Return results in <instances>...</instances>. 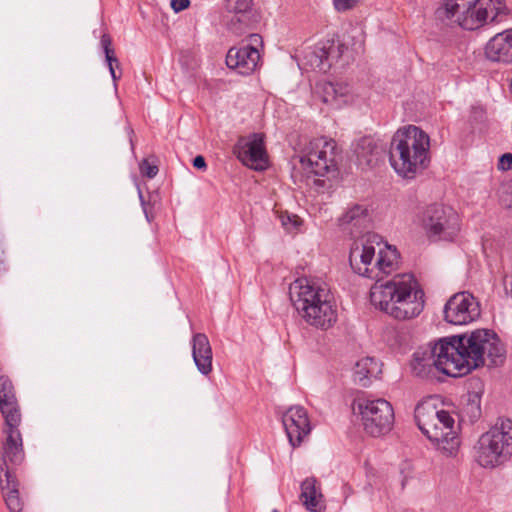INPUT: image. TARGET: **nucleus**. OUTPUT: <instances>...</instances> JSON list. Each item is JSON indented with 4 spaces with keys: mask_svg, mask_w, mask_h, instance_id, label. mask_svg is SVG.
<instances>
[{
    "mask_svg": "<svg viewBox=\"0 0 512 512\" xmlns=\"http://www.w3.org/2000/svg\"><path fill=\"white\" fill-rule=\"evenodd\" d=\"M486 358L491 365L501 364L505 348L494 331L477 329L470 334L442 338L418 348L413 354L411 367L421 378H429L435 371L460 377L483 366Z\"/></svg>",
    "mask_w": 512,
    "mask_h": 512,
    "instance_id": "1",
    "label": "nucleus"
},
{
    "mask_svg": "<svg viewBox=\"0 0 512 512\" xmlns=\"http://www.w3.org/2000/svg\"><path fill=\"white\" fill-rule=\"evenodd\" d=\"M399 254L395 247L385 244L378 250L374 261L376 282L370 290L371 303L397 320L417 317L424 308V292L411 274H399L385 282L380 275H389L399 267Z\"/></svg>",
    "mask_w": 512,
    "mask_h": 512,
    "instance_id": "2",
    "label": "nucleus"
},
{
    "mask_svg": "<svg viewBox=\"0 0 512 512\" xmlns=\"http://www.w3.org/2000/svg\"><path fill=\"white\" fill-rule=\"evenodd\" d=\"M289 296L299 315L309 325L326 330L337 322V305L330 286L325 281L318 278H298L290 284Z\"/></svg>",
    "mask_w": 512,
    "mask_h": 512,
    "instance_id": "3",
    "label": "nucleus"
},
{
    "mask_svg": "<svg viewBox=\"0 0 512 512\" xmlns=\"http://www.w3.org/2000/svg\"><path fill=\"white\" fill-rule=\"evenodd\" d=\"M389 160L399 176L413 179L429 165L430 138L428 134L414 125L398 129L391 141Z\"/></svg>",
    "mask_w": 512,
    "mask_h": 512,
    "instance_id": "4",
    "label": "nucleus"
},
{
    "mask_svg": "<svg viewBox=\"0 0 512 512\" xmlns=\"http://www.w3.org/2000/svg\"><path fill=\"white\" fill-rule=\"evenodd\" d=\"M415 420L421 432L448 456L457 453L460 440L454 429L455 421L449 412L437 410L431 403H420L415 408Z\"/></svg>",
    "mask_w": 512,
    "mask_h": 512,
    "instance_id": "5",
    "label": "nucleus"
},
{
    "mask_svg": "<svg viewBox=\"0 0 512 512\" xmlns=\"http://www.w3.org/2000/svg\"><path fill=\"white\" fill-rule=\"evenodd\" d=\"M512 456V420L499 418L480 435L474 446L475 461L483 468H495Z\"/></svg>",
    "mask_w": 512,
    "mask_h": 512,
    "instance_id": "6",
    "label": "nucleus"
},
{
    "mask_svg": "<svg viewBox=\"0 0 512 512\" xmlns=\"http://www.w3.org/2000/svg\"><path fill=\"white\" fill-rule=\"evenodd\" d=\"M337 145L333 139L318 137L309 140L299 155V167L294 168L293 177L298 171H303L305 176H325L331 170H335Z\"/></svg>",
    "mask_w": 512,
    "mask_h": 512,
    "instance_id": "7",
    "label": "nucleus"
},
{
    "mask_svg": "<svg viewBox=\"0 0 512 512\" xmlns=\"http://www.w3.org/2000/svg\"><path fill=\"white\" fill-rule=\"evenodd\" d=\"M506 11L504 0H477L465 6L446 22L456 24L465 30H475L487 23L501 21Z\"/></svg>",
    "mask_w": 512,
    "mask_h": 512,
    "instance_id": "8",
    "label": "nucleus"
},
{
    "mask_svg": "<svg viewBox=\"0 0 512 512\" xmlns=\"http://www.w3.org/2000/svg\"><path fill=\"white\" fill-rule=\"evenodd\" d=\"M356 405L366 433L378 437L391 430L394 423V411L387 400L361 398Z\"/></svg>",
    "mask_w": 512,
    "mask_h": 512,
    "instance_id": "9",
    "label": "nucleus"
},
{
    "mask_svg": "<svg viewBox=\"0 0 512 512\" xmlns=\"http://www.w3.org/2000/svg\"><path fill=\"white\" fill-rule=\"evenodd\" d=\"M382 237L372 232H365L356 238L351 245L349 262L353 271L360 276L377 278L374 273L376 246H380Z\"/></svg>",
    "mask_w": 512,
    "mask_h": 512,
    "instance_id": "10",
    "label": "nucleus"
},
{
    "mask_svg": "<svg viewBox=\"0 0 512 512\" xmlns=\"http://www.w3.org/2000/svg\"><path fill=\"white\" fill-rule=\"evenodd\" d=\"M444 319L453 325L469 324L480 316V306L476 298L469 292L454 294L446 302L443 309Z\"/></svg>",
    "mask_w": 512,
    "mask_h": 512,
    "instance_id": "11",
    "label": "nucleus"
},
{
    "mask_svg": "<svg viewBox=\"0 0 512 512\" xmlns=\"http://www.w3.org/2000/svg\"><path fill=\"white\" fill-rule=\"evenodd\" d=\"M258 46H262V37L259 34H251L249 43L229 49L226 55L227 66L241 75H250L260 61Z\"/></svg>",
    "mask_w": 512,
    "mask_h": 512,
    "instance_id": "12",
    "label": "nucleus"
},
{
    "mask_svg": "<svg viewBox=\"0 0 512 512\" xmlns=\"http://www.w3.org/2000/svg\"><path fill=\"white\" fill-rule=\"evenodd\" d=\"M21 421L4 422V440L0 444V474L9 469L8 464H20L24 460L22 436L19 430Z\"/></svg>",
    "mask_w": 512,
    "mask_h": 512,
    "instance_id": "13",
    "label": "nucleus"
},
{
    "mask_svg": "<svg viewBox=\"0 0 512 512\" xmlns=\"http://www.w3.org/2000/svg\"><path fill=\"white\" fill-rule=\"evenodd\" d=\"M233 152L245 166L251 169L261 171L267 167V154L263 138L259 134L240 138L235 144Z\"/></svg>",
    "mask_w": 512,
    "mask_h": 512,
    "instance_id": "14",
    "label": "nucleus"
},
{
    "mask_svg": "<svg viewBox=\"0 0 512 512\" xmlns=\"http://www.w3.org/2000/svg\"><path fill=\"white\" fill-rule=\"evenodd\" d=\"M342 54V45L333 39L320 41L314 47L305 51V64L314 70L327 72L334 60H337Z\"/></svg>",
    "mask_w": 512,
    "mask_h": 512,
    "instance_id": "15",
    "label": "nucleus"
},
{
    "mask_svg": "<svg viewBox=\"0 0 512 512\" xmlns=\"http://www.w3.org/2000/svg\"><path fill=\"white\" fill-rule=\"evenodd\" d=\"M282 423L292 447H298L311 432L307 411L302 406L290 407L282 416Z\"/></svg>",
    "mask_w": 512,
    "mask_h": 512,
    "instance_id": "16",
    "label": "nucleus"
},
{
    "mask_svg": "<svg viewBox=\"0 0 512 512\" xmlns=\"http://www.w3.org/2000/svg\"><path fill=\"white\" fill-rule=\"evenodd\" d=\"M0 411L4 422L22 421L14 385L6 375L0 376Z\"/></svg>",
    "mask_w": 512,
    "mask_h": 512,
    "instance_id": "17",
    "label": "nucleus"
},
{
    "mask_svg": "<svg viewBox=\"0 0 512 512\" xmlns=\"http://www.w3.org/2000/svg\"><path fill=\"white\" fill-rule=\"evenodd\" d=\"M485 55L494 62L512 63V29L492 37L486 44Z\"/></svg>",
    "mask_w": 512,
    "mask_h": 512,
    "instance_id": "18",
    "label": "nucleus"
},
{
    "mask_svg": "<svg viewBox=\"0 0 512 512\" xmlns=\"http://www.w3.org/2000/svg\"><path fill=\"white\" fill-rule=\"evenodd\" d=\"M354 99L353 87L346 82H327L322 85L323 102L334 108L353 103Z\"/></svg>",
    "mask_w": 512,
    "mask_h": 512,
    "instance_id": "19",
    "label": "nucleus"
},
{
    "mask_svg": "<svg viewBox=\"0 0 512 512\" xmlns=\"http://www.w3.org/2000/svg\"><path fill=\"white\" fill-rule=\"evenodd\" d=\"M212 348L204 333H196L192 337V357L198 371L208 375L212 371Z\"/></svg>",
    "mask_w": 512,
    "mask_h": 512,
    "instance_id": "20",
    "label": "nucleus"
},
{
    "mask_svg": "<svg viewBox=\"0 0 512 512\" xmlns=\"http://www.w3.org/2000/svg\"><path fill=\"white\" fill-rule=\"evenodd\" d=\"M418 216L423 224H448L456 222L458 219L454 209L442 203H433L425 206Z\"/></svg>",
    "mask_w": 512,
    "mask_h": 512,
    "instance_id": "21",
    "label": "nucleus"
},
{
    "mask_svg": "<svg viewBox=\"0 0 512 512\" xmlns=\"http://www.w3.org/2000/svg\"><path fill=\"white\" fill-rule=\"evenodd\" d=\"M18 485V481L10 469H6L4 474H0V486L3 498L10 512H21L23 509Z\"/></svg>",
    "mask_w": 512,
    "mask_h": 512,
    "instance_id": "22",
    "label": "nucleus"
},
{
    "mask_svg": "<svg viewBox=\"0 0 512 512\" xmlns=\"http://www.w3.org/2000/svg\"><path fill=\"white\" fill-rule=\"evenodd\" d=\"M322 497L314 477L306 478L301 483L300 499L308 511L321 512L323 510Z\"/></svg>",
    "mask_w": 512,
    "mask_h": 512,
    "instance_id": "23",
    "label": "nucleus"
},
{
    "mask_svg": "<svg viewBox=\"0 0 512 512\" xmlns=\"http://www.w3.org/2000/svg\"><path fill=\"white\" fill-rule=\"evenodd\" d=\"M381 373V364L373 357H364L354 366L353 378L360 386L367 387L371 378Z\"/></svg>",
    "mask_w": 512,
    "mask_h": 512,
    "instance_id": "24",
    "label": "nucleus"
},
{
    "mask_svg": "<svg viewBox=\"0 0 512 512\" xmlns=\"http://www.w3.org/2000/svg\"><path fill=\"white\" fill-rule=\"evenodd\" d=\"M381 149L371 137L360 138L354 146V153L360 166H372L379 157Z\"/></svg>",
    "mask_w": 512,
    "mask_h": 512,
    "instance_id": "25",
    "label": "nucleus"
},
{
    "mask_svg": "<svg viewBox=\"0 0 512 512\" xmlns=\"http://www.w3.org/2000/svg\"><path fill=\"white\" fill-rule=\"evenodd\" d=\"M375 220L374 210L358 203L347 206L339 218L340 224H364Z\"/></svg>",
    "mask_w": 512,
    "mask_h": 512,
    "instance_id": "26",
    "label": "nucleus"
},
{
    "mask_svg": "<svg viewBox=\"0 0 512 512\" xmlns=\"http://www.w3.org/2000/svg\"><path fill=\"white\" fill-rule=\"evenodd\" d=\"M100 44L104 51L105 60L107 62L111 77H112L114 83H116V81L120 78V75H117L116 71H115V66L116 67L119 66V61L116 58V56L114 55V49L112 48L111 37L108 34L104 33L101 36Z\"/></svg>",
    "mask_w": 512,
    "mask_h": 512,
    "instance_id": "27",
    "label": "nucleus"
},
{
    "mask_svg": "<svg viewBox=\"0 0 512 512\" xmlns=\"http://www.w3.org/2000/svg\"><path fill=\"white\" fill-rule=\"evenodd\" d=\"M425 233L430 241L436 242L439 240L452 241L457 233L458 226H424Z\"/></svg>",
    "mask_w": 512,
    "mask_h": 512,
    "instance_id": "28",
    "label": "nucleus"
},
{
    "mask_svg": "<svg viewBox=\"0 0 512 512\" xmlns=\"http://www.w3.org/2000/svg\"><path fill=\"white\" fill-rule=\"evenodd\" d=\"M498 197L503 206L512 208V180L505 181L500 185Z\"/></svg>",
    "mask_w": 512,
    "mask_h": 512,
    "instance_id": "29",
    "label": "nucleus"
},
{
    "mask_svg": "<svg viewBox=\"0 0 512 512\" xmlns=\"http://www.w3.org/2000/svg\"><path fill=\"white\" fill-rule=\"evenodd\" d=\"M253 0H227V6L235 14H241L251 9Z\"/></svg>",
    "mask_w": 512,
    "mask_h": 512,
    "instance_id": "30",
    "label": "nucleus"
},
{
    "mask_svg": "<svg viewBox=\"0 0 512 512\" xmlns=\"http://www.w3.org/2000/svg\"><path fill=\"white\" fill-rule=\"evenodd\" d=\"M140 172L143 176L152 179L158 173V167L148 160L144 159L139 165Z\"/></svg>",
    "mask_w": 512,
    "mask_h": 512,
    "instance_id": "31",
    "label": "nucleus"
},
{
    "mask_svg": "<svg viewBox=\"0 0 512 512\" xmlns=\"http://www.w3.org/2000/svg\"><path fill=\"white\" fill-rule=\"evenodd\" d=\"M358 0H333L335 9L338 12H345L354 7Z\"/></svg>",
    "mask_w": 512,
    "mask_h": 512,
    "instance_id": "32",
    "label": "nucleus"
},
{
    "mask_svg": "<svg viewBox=\"0 0 512 512\" xmlns=\"http://www.w3.org/2000/svg\"><path fill=\"white\" fill-rule=\"evenodd\" d=\"M498 169L503 170V171L512 170V154L511 153H505L499 158Z\"/></svg>",
    "mask_w": 512,
    "mask_h": 512,
    "instance_id": "33",
    "label": "nucleus"
},
{
    "mask_svg": "<svg viewBox=\"0 0 512 512\" xmlns=\"http://www.w3.org/2000/svg\"><path fill=\"white\" fill-rule=\"evenodd\" d=\"M190 4L189 0H171V8L175 12H180L186 9Z\"/></svg>",
    "mask_w": 512,
    "mask_h": 512,
    "instance_id": "34",
    "label": "nucleus"
},
{
    "mask_svg": "<svg viewBox=\"0 0 512 512\" xmlns=\"http://www.w3.org/2000/svg\"><path fill=\"white\" fill-rule=\"evenodd\" d=\"M8 270L6 257H5V250L0 247V275L5 273Z\"/></svg>",
    "mask_w": 512,
    "mask_h": 512,
    "instance_id": "35",
    "label": "nucleus"
},
{
    "mask_svg": "<svg viewBox=\"0 0 512 512\" xmlns=\"http://www.w3.org/2000/svg\"><path fill=\"white\" fill-rule=\"evenodd\" d=\"M139 198L141 200V204H142V207H143V211H144V214H145V218L147 220V222H152L154 220V217L150 214V212L148 211V207L143 199V195H142V192L139 190Z\"/></svg>",
    "mask_w": 512,
    "mask_h": 512,
    "instance_id": "36",
    "label": "nucleus"
},
{
    "mask_svg": "<svg viewBox=\"0 0 512 512\" xmlns=\"http://www.w3.org/2000/svg\"><path fill=\"white\" fill-rule=\"evenodd\" d=\"M193 166L197 169H205L206 161H205L204 157L201 155L196 156L193 160Z\"/></svg>",
    "mask_w": 512,
    "mask_h": 512,
    "instance_id": "37",
    "label": "nucleus"
},
{
    "mask_svg": "<svg viewBox=\"0 0 512 512\" xmlns=\"http://www.w3.org/2000/svg\"><path fill=\"white\" fill-rule=\"evenodd\" d=\"M405 483H406V480L404 479V480L402 481V487H404V486H405Z\"/></svg>",
    "mask_w": 512,
    "mask_h": 512,
    "instance_id": "38",
    "label": "nucleus"
},
{
    "mask_svg": "<svg viewBox=\"0 0 512 512\" xmlns=\"http://www.w3.org/2000/svg\"><path fill=\"white\" fill-rule=\"evenodd\" d=\"M271 512H279V510H277V509H273Z\"/></svg>",
    "mask_w": 512,
    "mask_h": 512,
    "instance_id": "39",
    "label": "nucleus"
}]
</instances>
